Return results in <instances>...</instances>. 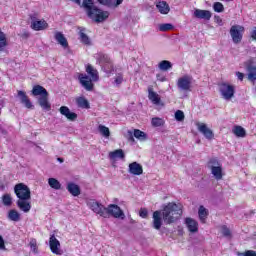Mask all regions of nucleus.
Segmentation results:
<instances>
[{
  "mask_svg": "<svg viewBox=\"0 0 256 256\" xmlns=\"http://www.w3.org/2000/svg\"><path fill=\"white\" fill-rule=\"evenodd\" d=\"M74 3H77V5H81V0H72Z\"/></svg>",
  "mask_w": 256,
  "mask_h": 256,
  "instance_id": "obj_59",
  "label": "nucleus"
},
{
  "mask_svg": "<svg viewBox=\"0 0 256 256\" xmlns=\"http://www.w3.org/2000/svg\"><path fill=\"white\" fill-rule=\"evenodd\" d=\"M171 29H173V26L171 25V24H169V23H166V24H162V25H160V27H159V30L160 31H171Z\"/></svg>",
  "mask_w": 256,
  "mask_h": 256,
  "instance_id": "obj_51",
  "label": "nucleus"
},
{
  "mask_svg": "<svg viewBox=\"0 0 256 256\" xmlns=\"http://www.w3.org/2000/svg\"><path fill=\"white\" fill-rule=\"evenodd\" d=\"M54 38L57 43H59V45L64 47V49H67V47H69V42L67 41V38H65V35H63L62 32H56Z\"/></svg>",
  "mask_w": 256,
  "mask_h": 256,
  "instance_id": "obj_25",
  "label": "nucleus"
},
{
  "mask_svg": "<svg viewBox=\"0 0 256 256\" xmlns=\"http://www.w3.org/2000/svg\"><path fill=\"white\" fill-rule=\"evenodd\" d=\"M161 81H165V78H162Z\"/></svg>",
  "mask_w": 256,
  "mask_h": 256,
  "instance_id": "obj_61",
  "label": "nucleus"
},
{
  "mask_svg": "<svg viewBox=\"0 0 256 256\" xmlns=\"http://www.w3.org/2000/svg\"><path fill=\"white\" fill-rule=\"evenodd\" d=\"M193 15L196 19H204L205 21H209L213 14L209 10L195 9Z\"/></svg>",
  "mask_w": 256,
  "mask_h": 256,
  "instance_id": "obj_17",
  "label": "nucleus"
},
{
  "mask_svg": "<svg viewBox=\"0 0 256 256\" xmlns=\"http://www.w3.org/2000/svg\"><path fill=\"white\" fill-rule=\"evenodd\" d=\"M29 247L35 255L39 253V246H37V239L31 238L29 242Z\"/></svg>",
  "mask_w": 256,
  "mask_h": 256,
  "instance_id": "obj_43",
  "label": "nucleus"
},
{
  "mask_svg": "<svg viewBox=\"0 0 256 256\" xmlns=\"http://www.w3.org/2000/svg\"><path fill=\"white\" fill-rule=\"evenodd\" d=\"M198 216L201 223H205V221H207V217H209V211H207L204 206H200L198 210Z\"/></svg>",
  "mask_w": 256,
  "mask_h": 256,
  "instance_id": "obj_34",
  "label": "nucleus"
},
{
  "mask_svg": "<svg viewBox=\"0 0 256 256\" xmlns=\"http://www.w3.org/2000/svg\"><path fill=\"white\" fill-rule=\"evenodd\" d=\"M232 133H234L236 137H247V131H245V128H243V126H234V128L232 129Z\"/></svg>",
  "mask_w": 256,
  "mask_h": 256,
  "instance_id": "obj_33",
  "label": "nucleus"
},
{
  "mask_svg": "<svg viewBox=\"0 0 256 256\" xmlns=\"http://www.w3.org/2000/svg\"><path fill=\"white\" fill-rule=\"evenodd\" d=\"M148 98L154 105H159V103H161V97L157 92L153 91V87L148 88Z\"/></svg>",
  "mask_w": 256,
  "mask_h": 256,
  "instance_id": "obj_24",
  "label": "nucleus"
},
{
  "mask_svg": "<svg viewBox=\"0 0 256 256\" xmlns=\"http://www.w3.org/2000/svg\"><path fill=\"white\" fill-rule=\"evenodd\" d=\"M236 75H237L239 81H243V79L245 78V74H243L241 72H236Z\"/></svg>",
  "mask_w": 256,
  "mask_h": 256,
  "instance_id": "obj_58",
  "label": "nucleus"
},
{
  "mask_svg": "<svg viewBox=\"0 0 256 256\" xmlns=\"http://www.w3.org/2000/svg\"><path fill=\"white\" fill-rule=\"evenodd\" d=\"M101 67H102L104 73H107V75H111V73H113V71H115V66L113 65V61H111V60H109L108 62L103 64Z\"/></svg>",
  "mask_w": 256,
  "mask_h": 256,
  "instance_id": "obj_35",
  "label": "nucleus"
},
{
  "mask_svg": "<svg viewBox=\"0 0 256 256\" xmlns=\"http://www.w3.org/2000/svg\"><path fill=\"white\" fill-rule=\"evenodd\" d=\"M220 95H222V98L225 99L226 101H229L235 97V86L227 83V82H222L218 85Z\"/></svg>",
  "mask_w": 256,
  "mask_h": 256,
  "instance_id": "obj_5",
  "label": "nucleus"
},
{
  "mask_svg": "<svg viewBox=\"0 0 256 256\" xmlns=\"http://www.w3.org/2000/svg\"><path fill=\"white\" fill-rule=\"evenodd\" d=\"M210 171L217 181H221V179H223V165L212 167Z\"/></svg>",
  "mask_w": 256,
  "mask_h": 256,
  "instance_id": "obj_29",
  "label": "nucleus"
},
{
  "mask_svg": "<svg viewBox=\"0 0 256 256\" xmlns=\"http://www.w3.org/2000/svg\"><path fill=\"white\" fill-rule=\"evenodd\" d=\"M67 191L70 195H73V197H79V195H81V188L73 182L67 184Z\"/></svg>",
  "mask_w": 256,
  "mask_h": 256,
  "instance_id": "obj_21",
  "label": "nucleus"
},
{
  "mask_svg": "<svg viewBox=\"0 0 256 256\" xmlns=\"http://www.w3.org/2000/svg\"><path fill=\"white\" fill-rule=\"evenodd\" d=\"M82 7L85 9L87 15L91 10L95 9V5L93 3V0H83Z\"/></svg>",
  "mask_w": 256,
  "mask_h": 256,
  "instance_id": "obj_36",
  "label": "nucleus"
},
{
  "mask_svg": "<svg viewBox=\"0 0 256 256\" xmlns=\"http://www.w3.org/2000/svg\"><path fill=\"white\" fill-rule=\"evenodd\" d=\"M77 107L80 109H91V105L89 104V100L84 96H79L75 99Z\"/></svg>",
  "mask_w": 256,
  "mask_h": 256,
  "instance_id": "obj_26",
  "label": "nucleus"
},
{
  "mask_svg": "<svg viewBox=\"0 0 256 256\" xmlns=\"http://www.w3.org/2000/svg\"><path fill=\"white\" fill-rule=\"evenodd\" d=\"M246 69L248 71V79L249 81H251L253 83V85H255V81H256V66L254 65H247Z\"/></svg>",
  "mask_w": 256,
  "mask_h": 256,
  "instance_id": "obj_30",
  "label": "nucleus"
},
{
  "mask_svg": "<svg viewBox=\"0 0 256 256\" xmlns=\"http://www.w3.org/2000/svg\"><path fill=\"white\" fill-rule=\"evenodd\" d=\"M18 97L20 99V102L26 107V109H33V102H31V99H29V96H27V93L25 91L18 90Z\"/></svg>",
  "mask_w": 256,
  "mask_h": 256,
  "instance_id": "obj_13",
  "label": "nucleus"
},
{
  "mask_svg": "<svg viewBox=\"0 0 256 256\" xmlns=\"http://www.w3.org/2000/svg\"><path fill=\"white\" fill-rule=\"evenodd\" d=\"M160 71H169L173 68V64L169 60H162L158 65Z\"/></svg>",
  "mask_w": 256,
  "mask_h": 256,
  "instance_id": "obj_37",
  "label": "nucleus"
},
{
  "mask_svg": "<svg viewBox=\"0 0 256 256\" xmlns=\"http://www.w3.org/2000/svg\"><path fill=\"white\" fill-rule=\"evenodd\" d=\"M214 22L217 23V25H223V19L219 15L214 16Z\"/></svg>",
  "mask_w": 256,
  "mask_h": 256,
  "instance_id": "obj_53",
  "label": "nucleus"
},
{
  "mask_svg": "<svg viewBox=\"0 0 256 256\" xmlns=\"http://www.w3.org/2000/svg\"><path fill=\"white\" fill-rule=\"evenodd\" d=\"M193 81V77L189 75H184L180 77L177 81V87L180 91H191V83Z\"/></svg>",
  "mask_w": 256,
  "mask_h": 256,
  "instance_id": "obj_11",
  "label": "nucleus"
},
{
  "mask_svg": "<svg viewBox=\"0 0 256 256\" xmlns=\"http://www.w3.org/2000/svg\"><path fill=\"white\" fill-rule=\"evenodd\" d=\"M2 203L5 207H11V205H13V198H11V194H4L2 196Z\"/></svg>",
  "mask_w": 256,
  "mask_h": 256,
  "instance_id": "obj_40",
  "label": "nucleus"
},
{
  "mask_svg": "<svg viewBox=\"0 0 256 256\" xmlns=\"http://www.w3.org/2000/svg\"><path fill=\"white\" fill-rule=\"evenodd\" d=\"M30 36H31V34H30L28 31H24V32L20 35V37H21L22 39H29Z\"/></svg>",
  "mask_w": 256,
  "mask_h": 256,
  "instance_id": "obj_55",
  "label": "nucleus"
},
{
  "mask_svg": "<svg viewBox=\"0 0 256 256\" xmlns=\"http://www.w3.org/2000/svg\"><path fill=\"white\" fill-rule=\"evenodd\" d=\"M87 16L90 19H93L95 23H103L106 19H109V11H103L97 7L93 8Z\"/></svg>",
  "mask_w": 256,
  "mask_h": 256,
  "instance_id": "obj_6",
  "label": "nucleus"
},
{
  "mask_svg": "<svg viewBox=\"0 0 256 256\" xmlns=\"http://www.w3.org/2000/svg\"><path fill=\"white\" fill-rule=\"evenodd\" d=\"M181 215H183V210L174 202H169L162 209V219L166 225L176 223L181 219Z\"/></svg>",
  "mask_w": 256,
  "mask_h": 256,
  "instance_id": "obj_3",
  "label": "nucleus"
},
{
  "mask_svg": "<svg viewBox=\"0 0 256 256\" xmlns=\"http://www.w3.org/2000/svg\"><path fill=\"white\" fill-rule=\"evenodd\" d=\"M98 130L103 135V137H111V131L109 130V127L104 125H99Z\"/></svg>",
  "mask_w": 256,
  "mask_h": 256,
  "instance_id": "obj_44",
  "label": "nucleus"
},
{
  "mask_svg": "<svg viewBox=\"0 0 256 256\" xmlns=\"http://www.w3.org/2000/svg\"><path fill=\"white\" fill-rule=\"evenodd\" d=\"M250 39H252V41H256V27L252 28L250 32Z\"/></svg>",
  "mask_w": 256,
  "mask_h": 256,
  "instance_id": "obj_54",
  "label": "nucleus"
},
{
  "mask_svg": "<svg viewBox=\"0 0 256 256\" xmlns=\"http://www.w3.org/2000/svg\"><path fill=\"white\" fill-rule=\"evenodd\" d=\"M139 215H140V217H142V219H147L149 212L147 211V209L141 208L139 211Z\"/></svg>",
  "mask_w": 256,
  "mask_h": 256,
  "instance_id": "obj_52",
  "label": "nucleus"
},
{
  "mask_svg": "<svg viewBox=\"0 0 256 256\" xmlns=\"http://www.w3.org/2000/svg\"><path fill=\"white\" fill-rule=\"evenodd\" d=\"M161 211L156 210L153 212V222H152V227L154 229H156L157 231H159V229H161L162 225H163V218H161Z\"/></svg>",
  "mask_w": 256,
  "mask_h": 256,
  "instance_id": "obj_15",
  "label": "nucleus"
},
{
  "mask_svg": "<svg viewBox=\"0 0 256 256\" xmlns=\"http://www.w3.org/2000/svg\"><path fill=\"white\" fill-rule=\"evenodd\" d=\"M221 162H219V159L217 158H210L207 167L208 169H213V167H221Z\"/></svg>",
  "mask_w": 256,
  "mask_h": 256,
  "instance_id": "obj_45",
  "label": "nucleus"
},
{
  "mask_svg": "<svg viewBox=\"0 0 256 256\" xmlns=\"http://www.w3.org/2000/svg\"><path fill=\"white\" fill-rule=\"evenodd\" d=\"M0 115H1V108H0Z\"/></svg>",
  "mask_w": 256,
  "mask_h": 256,
  "instance_id": "obj_62",
  "label": "nucleus"
},
{
  "mask_svg": "<svg viewBox=\"0 0 256 256\" xmlns=\"http://www.w3.org/2000/svg\"><path fill=\"white\" fill-rule=\"evenodd\" d=\"M86 73L90 76H87V74L80 73L78 75V81L80 85L86 90V91H93L95 89V84L93 82L99 81V71L93 65L87 64L86 65Z\"/></svg>",
  "mask_w": 256,
  "mask_h": 256,
  "instance_id": "obj_2",
  "label": "nucleus"
},
{
  "mask_svg": "<svg viewBox=\"0 0 256 256\" xmlns=\"http://www.w3.org/2000/svg\"><path fill=\"white\" fill-rule=\"evenodd\" d=\"M59 111L64 117H66V119H68V121H75V119H77V113L71 112L67 106H61Z\"/></svg>",
  "mask_w": 256,
  "mask_h": 256,
  "instance_id": "obj_18",
  "label": "nucleus"
},
{
  "mask_svg": "<svg viewBox=\"0 0 256 256\" xmlns=\"http://www.w3.org/2000/svg\"><path fill=\"white\" fill-rule=\"evenodd\" d=\"M5 249V240L3 239V236L0 235V250Z\"/></svg>",
  "mask_w": 256,
  "mask_h": 256,
  "instance_id": "obj_57",
  "label": "nucleus"
},
{
  "mask_svg": "<svg viewBox=\"0 0 256 256\" xmlns=\"http://www.w3.org/2000/svg\"><path fill=\"white\" fill-rule=\"evenodd\" d=\"M38 103L44 111H51V103H49V95L40 96Z\"/></svg>",
  "mask_w": 256,
  "mask_h": 256,
  "instance_id": "obj_23",
  "label": "nucleus"
},
{
  "mask_svg": "<svg viewBox=\"0 0 256 256\" xmlns=\"http://www.w3.org/2000/svg\"><path fill=\"white\" fill-rule=\"evenodd\" d=\"M213 9L215 13H223L225 11V6H223V3L221 2H215L213 4Z\"/></svg>",
  "mask_w": 256,
  "mask_h": 256,
  "instance_id": "obj_46",
  "label": "nucleus"
},
{
  "mask_svg": "<svg viewBox=\"0 0 256 256\" xmlns=\"http://www.w3.org/2000/svg\"><path fill=\"white\" fill-rule=\"evenodd\" d=\"M29 18L31 20L30 27L33 31H45V29H49V23L45 19H39L38 13L30 14Z\"/></svg>",
  "mask_w": 256,
  "mask_h": 256,
  "instance_id": "obj_4",
  "label": "nucleus"
},
{
  "mask_svg": "<svg viewBox=\"0 0 256 256\" xmlns=\"http://www.w3.org/2000/svg\"><path fill=\"white\" fill-rule=\"evenodd\" d=\"M238 256H256V251L246 250L245 252H238Z\"/></svg>",
  "mask_w": 256,
  "mask_h": 256,
  "instance_id": "obj_50",
  "label": "nucleus"
},
{
  "mask_svg": "<svg viewBox=\"0 0 256 256\" xmlns=\"http://www.w3.org/2000/svg\"><path fill=\"white\" fill-rule=\"evenodd\" d=\"M221 231H222V235H223L224 237H229V238H231V230H230L226 225H223V226L221 227Z\"/></svg>",
  "mask_w": 256,
  "mask_h": 256,
  "instance_id": "obj_48",
  "label": "nucleus"
},
{
  "mask_svg": "<svg viewBox=\"0 0 256 256\" xmlns=\"http://www.w3.org/2000/svg\"><path fill=\"white\" fill-rule=\"evenodd\" d=\"M96 60L98 61L99 65L102 66L111 61V58H109L107 54L100 52L96 54Z\"/></svg>",
  "mask_w": 256,
  "mask_h": 256,
  "instance_id": "obj_32",
  "label": "nucleus"
},
{
  "mask_svg": "<svg viewBox=\"0 0 256 256\" xmlns=\"http://www.w3.org/2000/svg\"><path fill=\"white\" fill-rule=\"evenodd\" d=\"M8 219H10V221H21V214H19L17 212V210L12 209L8 212Z\"/></svg>",
  "mask_w": 256,
  "mask_h": 256,
  "instance_id": "obj_38",
  "label": "nucleus"
},
{
  "mask_svg": "<svg viewBox=\"0 0 256 256\" xmlns=\"http://www.w3.org/2000/svg\"><path fill=\"white\" fill-rule=\"evenodd\" d=\"M49 248L51 253L54 255H63V250H61V242L57 239V237H55V234L50 235Z\"/></svg>",
  "mask_w": 256,
  "mask_h": 256,
  "instance_id": "obj_10",
  "label": "nucleus"
},
{
  "mask_svg": "<svg viewBox=\"0 0 256 256\" xmlns=\"http://www.w3.org/2000/svg\"><path fill=\"white\" fill-rule=\"evenodd\" d=\"M197 127H198V131L200 133H202V135H204V137L206 139H208L209 141H211V139L215 138V134L213 133V130L209 129L207 127V124H205V123H198Z\"/></svg>",
  "mask_w": 256,
  "mask_h": 256,
  "instance_id": "obj_12",
  "label": "nucleus"
},
{
  "mask_svg": "<svg viewBox=\"0 0 256 256\" xmlns=\"http://www.w3.org/2000/svg\"><path fill=\"white\" fill-rule=\"evenodd\" d=\"M78 39L82 45H86V47H90L91 38L85 33L84 27H78Z\"/></svg>",
  "mask_w": 256,
  "mask_h": 256,
  "instance_id": "obj_14",
  "label": "nucleus"
},
{
  "mask_svg": "<svg viewBox=\"0 0 256 256\" xmlns=\"http://www.w3.org/2000/svg\"><path fill=\"white\" fill-rule=\"evenodd\" d=\"M134 137L140 141H146L147 134L139 129H134Z\"/></svg>",
  "mask_w": 256,
  "mask_h": 256,
  "instance_id": "obj_42",
  "label": "nucleus"
},
{
  "mask_svg": "<svg viewBox=\"0 0 256 256\" xmlns=\"http://www.w3.org/2000/svg\"><path fill=\"white\" fill-rule=\"evenodd\" d=\"M9 46V40H7V34L0 28V52L5 51Z\"/></svg>",
  "mask_w": 256,
  "mask_h": 256,
  "instance_id": "obj_28",
  "label": "nucleus"
},
{
  "mask_svg": "<svg viewBox=\"0 0 256 256\" xmlns=\"http://www.w3.org/2000/svg\"><path fill=\"white\" fill-rule=\"evenodd\" d=\"M110 159H125V152L123 149H117L109 152Z\"/></svg>",
  "mask_w": 256,
  "mask_h": 256,
  "instance_id": "obj_31",
  "label": "nucleus"
},
{
  "mask_svg": "<svg viewBox=\"0 0 256 256\" xmlns=\"http://www.w3.org/2000/svg\"><path fill=\"white\" fill-rule=\"evenodd\" d=\"M115 85H121L123 83V73H117L116 77L114 78Z\"/></svg>",
  "mask_w": 256,
  "mask_h": 256,
  "instance_id": "obj_49",
  "label": "nucleus"
},
{
  "mask_svg": "<svg viewBox=\"0 0 256 256\" xmlns=\"http://www.w3.org/2000/svg\"><path fill=\"white\" fill-rule=\"evenodd\" d=\"M48 185H50L51 189H55L56 191L61 189V183L55 178H49Z\"/></svg>",
  "mask_w": 256,
  "mask_h": 256,
  "instance_id": "obj_39",
  "label": "nucleus"
},
{
  "mask_svg": "<svg viewBox=\"0 0 256 256\" xmlns=\"http://www.w3.org/2000/svg\"><path fill=\"white\" fill-rule=\"evenodd\" d=\"M87 205L93 213H96V215H100V217H105V215H107V207L96 200H89Z\"/></svg>",
  "mask_w": 256,
  "mask_h": 256,
  "instance_id": "obj_9",
  "label": "nucleus"
},
{
  "mask_svg": "<svg viewBox=\"0 0 256 256\" xmlns=\"http://www.w3.org/2000/svg\"><path fill=\"white\" fill-rule=\"evenodd\" d=\"M100 5H105V7H112L117 9L119 5L123 4V0H97Z\"/></svg>",
  "mask_w": 256,
  "mask_h": 256,
  "instance_id": "obj_22",
  "label": "nucleus"
},
{
  "mask_svg": "<svg viewBox=\"0 0 256 256\" xmlns=\"http://www.w3.org/2000/svg\"><path fill=\"white\" fill-rule=\"evenodd\" d=\"M57 160L59 161V163H63L65 161L63 158H58Z\"/></svg>",
  "mask_w": 256,
  "mask_h": 256,
  "instance_id": "obj_60",
  "label": "nucleus"
},
{
  "mask_svg": "<svg viewBox=\"0 0 256 256\" xmlns=\"http://www.w3.org/2000/svg\"><path fill=\"white\" fill-rule=\"evenodd\" d=\"M175 119H176V121H184L185 113H183V111H181V110H177L175 112Z\"/></svg>",
  "mask_w": 256,
  "mask_h": 256,
  "instance_id": "obj_47",
  "label": "nucleus"
},
{
  "mask_svg": "<svg viewBox=\"0 0 256 256\" xmlns=\"http://www.w3.org/2000/svg\"><path fill=\"white\" fill-rule=\"evenodd\" d=\"M108 217H114V219H125V213L117 204H110L106 208V215L104 219H108Z\"/></svg>",
  "mask_w": 256,
  "mask_h": 256,
  "instance_id": "obj_7",
  "label": "nucleus"
},
{
  "mask_svg": "<svg viewBox=\"0 0 256 256\" xmlns=\"http://www.w3.org/2000/svg\"><path fill=\"white\" fill-rule=\"evenodd\" d=\"M156 9H158L161 15H168L169 11H171L169 4L166 1H162V0L156 1Z\"/></svg>",
  "mask_w": 256,
  "mask_h": 256,
  "instance_id": "obj_19",
  "label": "nucleus"
},
{
  "mask_svg": "<svg viewBox=\"0 0 256 256\" xmlns=\"http://www.w3.org/2000/svg\"><path fill=\"white\" fill-rule=\"evenodd\" d=\"M152 127H163L165 125V120L163 118L154 117L151 120Z\"/></svg>",
  "mask_w": 256,
  "mask_h": 256,
  "instance_id": "obj_41",
  "label": "nucleus"
},
{
  "mask_svg": "<svg viewBox=\"0 0 256 256\" xmlns=\"http://www.w3.org/2000/svg\"><path fill=\"white\" fill-rule=\"evenodd\" d=\"M128 141H130L131 143H135V137L133 136V132L128 131Z\"/></svg>",
  "mask_w": 256,
  "mask_h": 256,
  "instance_id": "obj_56",
  "label": "nucleus"
},
{
  "mask_svg": "<svg viewBox=\"0 0 256 256\" xmlns=\"http://www.w3.org/2000/svg\"><path fill=\"white\" fill-rule=\"evenodd\" d=\"M245 33V27L241 25H233L230 28V36L232 37L233 43L239 45L243 41V35Z\"/></svg>",
  "mask_w": 256,
  "mask_h": 256,
  "instance_id": "obj_8",
  "label": "nucleus"
},
{
  "mask_svg": "<svg viewBox=\"0 0 256 256\" xmlns=\"http://www.w3.org/2000/svg\"><path fill=\"white\" fill-rule=\"evenodd\" d=\"M32 95L34 97H37L40 95V97H43L44 95H49V92H47V89L41 85H35L32 89Z\"/></svg>",
  "mask_w": 256,
  "mask_h": 256,
  "instance_id": "obj_27",
  "label": "nucleus"
},
{
  "mask_svg": "<svg viewBox=\"0 0 256 256\" xmlns=\"http://www.w3.org/2000/svg\"><path fill=\"white\" fill-rule=\"evenodd\" d=\"M129 173L131 175H143V166L137 162H132L129 164Z\"/></svg>",
  "mask_w": 256,
  "mask_h": 256,
  "instance_id": "obj_20",
  "label": "nucleus"
},
{
  "mask_svg": "<svg viewBox=\"0 0 256 256\" xmlns=\"http://www.w3.org/2000/svg\"><path fill=\"white\" fill-rule=\"evenodd\" d=\"M14 193L17 197V207L24 213L31 211V189L25 183H18L14 186Z\"/></svg>",
  "mask_w": 256,
  "mask_h": 256,
  "instance_id": "obj_1",
  "label": "nucleus"
},
{
  "mask_svg": "<svg viewBox=\"0 0 256 256\" xmlns=\"http://www.w3.org/2000/svg\"><path fill=\"white\" fill-rule=\"evenodd\" d=\"M185 225L190 233H197L199 231V223L191 217L185 218Z\"/></svg>",
  "mask_w": 256,
  "mask_h": 256,
  "instance_id": "obj_16",
  "label": "nucleus"
}]
</instances>
